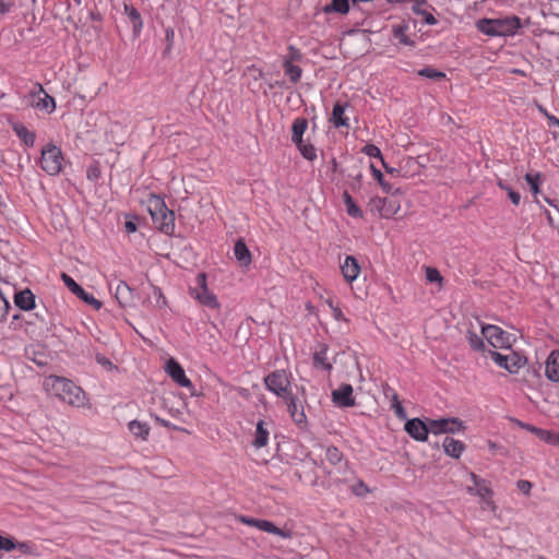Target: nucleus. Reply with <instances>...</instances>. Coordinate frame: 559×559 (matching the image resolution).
Instances as JSON below:
<instances>
[{"mask_svg":"<svg viewBox=\"0 0 559 559\" xmlns=\"http://www.w3.org/2000/svg\"><path fill=\"white\" fill-rule=\"evenodd\" d=\"M412 11L423 17L424 22L428 25H436L437 20L432 15L431 10L433 8L427 3V0H412Z\"/></svg>","mask_w":559,"mask_h":559,"instance_id":"obj_17","label":"nucleus"},{"mask_svg":"<svg viewBox=\"0 0 559 559\" xmlns=\"http://www.w3.org/2000/svg\"><path fill=\"white\" fill-rule=\"evenodd\" d=\"M326 304L328 306L330 307L331 311H332V314H333V318L335 320H343L344 319V314L342 312V310L337 307V306H334L332 300H326Z\"/></svg>","mask_w":559,"mask_h":559,"instance_id":"obj_52","label":"nucleus"},{"mask_svg":"<svg viewBox=\"0 0 559 559\" xmlns=\"http://www.w3.org/2000/svg\"><path fill=\"white\" fill-rule=\"evenodd\" d=\"M24 546H25L24 544L17 543L11 537L0 535V550H4V551L9 552L16 548L22 549Z\"/></svg>","mask_w":559,"mask_h":559,"instance_id":"obj_34","label":"nucleus"},{"mask_svg":"<svg viewBox=\"0 0 559 559\" xmlns=\"http://www.w3.org/2000/svg\"><path fill=\"white\" fill-rule=\"evenodd\" d=\"M154 294H155V296L157 297V302H158L160 306H162V305H165V299H164V297H163V295H162V292H160L158 288L154 287Z\"/></svg>","mask_w":559,"mask_h":559,"instance_id":"obj_59","label":"nucleus"},{"mask_svg":"<svg viewBox=\"0 0 559 559\" xmlns=\"http://www.w3.org/2000/svg\"><path fill=\"white\" fill-rule=\"evenodd\" d=\"M124 228H126V231L129 234L134 233V231H136V224L132 221H127L124 223Z\"/></svg>","mask_w":559,"mask_h":559,"instance_id":"obj_58","label":"nucleus"},{"mask_svg":"<svg viewBox=\"0 0 559 559\" xmlns=\"http://www.w3.org/2000/svg\"><path fill=\"white\" fill-rule=\"evenodd\" d=\"M468 478L472 483V486H467L466 490L468 493L477 496L479 499L484 497L493 496V490L491 488L490 481L480 478L475 473H468Z\"/></svg>","mask_w":559,"mask_h":559,"instance_id":"obj_14","label":"nucleus"},{"mask_svg":"<svg viewBox=\"0 0 559 559\" xmlns=\"http://www.w3.org/2000/svg\"><path fill=\"white\" fill-rule=\"evenodd\" d=\"M40 168L49 176H56L60 174L63 167L64 157L59 146L48 143L40 152L39 157Z\"/></svg>","mask_w":559,"mask_h":559,"instance_id":"obj_4","label":"nucleus"},{"mask_svg":"<svg viewBox=\"0 0 559 559\" xmlns=\"http://www.w3.org/2000/svg\"><path fill=\"white\" fill-rule=\"evenodd\" d=\"M96 361L102 365L104 368H106L107 370H112L115 369L116 367L112 365V362L106 358L105 356H102V355H97L96 356Z\"/></svg>","mask_w":559,"mask_h":559,"instance_id":"obj_53","label":"nucleus"},{"mask_svg":"<svg viewBox=\"0 0 559 559\" xmlns=\"http://www.w3.org/2000/svg\"><path fill=\"white\" fill-rule=\"evenodd\" d=\"M146 205L157 229L166 235H171L175 231V214L167 209L165 201L158 195L151 194Z\"/></svg>","mask_w":559,"mask_h":559,"instance_id":"obj_3","label":"nucleus"},{"mask_svg":"<svg viewBox=\"0 0 559 559\" xmlns=\"http://www.w3.org/2000/svg\"><path fill=\"white\" fill-rule=\"evenodd\" d=\"M115 295L119 304L123 307L129 306L132 301V290L124 282H120L117 285Z\"/></svg>","mask_w":559,"mask_h":559,"instance_id":"obj_27","label":"nucleus"},{"mask_svg":"<svg viewBox=\"0 0 559 559\" xmlns=\"http://www.w3.org/2000/svg\"><path fill=\"white\" fill-rule=\"evenodd\" d=\"M341 273L346 283L352 284L356 281L361 272L360 264L357 259L353 255H347L340 264Z\"/></svg>","mask_w":559,"mask_h":559,"instance_id":"obj_16","label":"nucleus"},{"mask_svg":"<svg viewBox=\"0 0 559 559\" xmlns=\"http://www.w3.org/2000/svg\"><path fill=\"white\" fill-rule=\"evenodd\" d=\"M124 12L132 23L133 31L135 33H140V31L142 29L143 23H142L141 15H140L139 11L133 7L124 4Z\"/></svg>","mask_w":559,"mask_h":559,"instance_id":"obj_32","label":"nucleus"},{"mask_svg":"<svg viewBox=\"0 0 559 559\" xmlns=\"http://www.w3.org/2000/svg\"><path fill=\"white\" fill-rule=\"evenodd\" d=\"M465 428L464 423L456 417L430 419V433L436 436L443 433H460L463 432Z\"/></svg>","mask_w":559,"mask_h":559,"instance_id":"obj_8","label":"nucleus"},{"mask_svg":"<svg viewBox=\"0 0 559 559\" xmlns=\"http://www.w3.org/2000/svg\"><path fill=\"white\" fill-rule=\"evenodd\" d=\"M287 406V412L292 420L301 429H306L308 426V419L302 404L298 401L297 396L293 393L284 397Z\"/></svg>","mask_w":559,"mask_h":559,"instance_id":"obj_11","label":"nucleus"},{"mask_svg":"<svg viewBox=\"0 0 559 559\" xmlns=\"http://www.w3.org/2000/svg\"><path fill=\"white\" fill-rule=\"evenodd\" d=\"M546 377L554 382H559V350L549 354L545 367Z\"/></svg>","mask_w":559,"mask_h":559,"instance_id":"obj_18","label":"nucleus"},{"mask_svg":"<svg viewBox=\"0 0 559 559\" xmlns=\"http://www.w3.org/2000/svg\"><path fill=\"white\" fill-rule=\"evenodd\" d=\"M476 28L489 37L513 36L521 27L518 16L511 15L501 19H480L475 23Z\"/></svg>","mask_w":559,"mask_h":559,"instance_id":"obj_2","label":"nucleus"},{"mask_svg":"<svg viewBox=\"0 0 559 559\" xmlns=\"http://www.w3.org/2000/svg\"><path fill=\"white\" fill-rule=\"evenodd\" d=\"M525 180L530 185L531 190L533 191V193L534 194H538L539 193L540 174H538V173H535V174L528 173V174L525 175Z\"/></svg>","mask_w":559,"mask_h":559,"instance_id":"obj_41","label":"nucleus"},{"mask_svg":"<svg viewBox=\"0 0 559 559\" xmlns=\"http://www.w3.org/2000/svg\"><path fill=\"white\" fill-rule=\"evenodd\" d=\"M547 119H548V121H549V123H550L551 126H557V127H559V119H558V118H556L555 116H552V115H547Z\"/></svg>","mask_w":559,"mask_h":559,"instance_id":"obj_61","label":"nucleus"},{"mask_svg":"<svg viewBox=\"0 0 559 559\" xmlns=\"http://www.w3.org/2000/svg\"><path fill=\"white\" fill-rule=\"evenodd\" d=\"M349 10L348 1L347 0H332L331 4L326 5L324 11L325 12H338L342 14L347 13Z\"/></svg>","mask_w":559,"mask_h":559,"instance_id":"obj_35","label":"nucleus"},{"mask_svg":"<svg viewBox=\"0 0 559 559\" xmlns=\"http://www.w3.org/2000/svg\"><path fill=\"white\" fill-rule=\"evenodd\" d=\"M301 155L308 160H314L317 158V150L310 144L301 141L296 144Z\"/></svg>","mask_w":559,"mask_h":559,"instance_id":"obj_33","label":"nucleus"},{"mask_svg":"<svg viewBox=\"0 0 559 559\" xmlns=\"http://www.w3.org/2000/svg\"><path fill=\"white\" fill-rule=\"evenodd\" d=\"M61 278L64 285L73 293V294H83V288L68 274L62 273Z\"/></svg>","mask_w":559,"mask_h":559,"instance_id":"obj_40","label":"nucleus"},{"mask_svg":"<svg viewBox=\"0 0 559 559\" xmlns=\"http://www.w3.org/2000/svg\"><path fill=\"white\" fill-rule=\"evenodd\" d=\"M506 191H507L511 202L514 205H519L520 201H521V195L518 192H515L514 190H512L511 188H506Z\"/></svg>","mask_w":559,"mask_h":559,"instance_id":"obj_54","label":"nucleus"},{"mask_svg":"<svg viewBox=\"0 0 559 559\" xmlns=\"http://www.w3.org/2000/svg\"><path fill=\"white\" fill-rule=\"evenodd\" d=\"M350 384L343 383L331 393L332 402L338 407H352L356 404Z\"/></svg>","mask_w":559,"mask_h":559,"instance_id":"obj_15","label":"nucleus"},{"mask_svg":"<svg viewBox=\"0 0 559 559\" xmlns=\"http://www.w3.org/2000/svg\"><path fill=\"white\" fill-rule=\"evenodd\" d=\"M361 152L368 155L369 157L379 158L382 165H384V159L378 146L373 144H367L366 146L362 147Z\"/></svg>","mask_w":559,"mask_h":559,"instance_id":"obj_43","label":"nucleus"},{"mask_svg":"<svg viewBox=\"0 0 559 559\" xmlns=\"http://www.w3.org/2000/svg\"><path fill=\"white\" fill-rule=\"evenodd\" d=\"M442 448L447 455L454 459H460L463 452L465 451V444L462 441L455 440L450 437L444 438L442 442Z\"/></svg>","mask_w":559,"mask_h":559,"instance_id":"obj_19","label":"nucleus"},{"mask_svg":"<svg viewBox=\"0 0 559 559\" xmlns=\"http://www.w3.org/2000/svg\"><path fill=\"white\" fill-rule=\"evenodd\" d=\"M314 364L317 366H322L324 368H330L329 365H324L323 359L321 358V356L319 354H316V356H314Z\"/></svg>","mask_w":559,"mask_h":559,"instance_id":"obj_60","label":"nucleus"},{"mask_svg":"<svg viewBox=\"0 0 559 559\" xmlns=\"http://www.w3.org/2000/svg\"><path fill=\"white\" fill-rule=\"evenodd\" d=\"M240 521L243 524H247V525H250V526H254V527H257L259 530L262 520H258V519H253V518H247V516H241Z\"/></svg>","mask_w":559,"mask_h":559,"instance_id":"obj_55","label":"nucleus"},{"mask_svg":"<svg viewBox=\"0 0 559 559\" xmlns=\"http://www.w3.org/2000/svg\"><path fill=\"white\" fill-rule=\"evenodd\" d=\"M270 431L264 420H259L255 426L254 438L252 444L260 449L267 444Z\"/></svg>","mask_w":559,"mask_h":559,"instance_id":"obj_20","label":"nucleus"},{"mask_svg":"<svg viewBox=\"0 0 559 559\" xmlns=\"http://www.w3.org/2000/svg\"><path fill=\"white\" fill-rule=\"evenodd\" d=\"M370 169H371V173H372L373 177H374V178L377 179V181L380 183V186L382 187V189L384 190V192L390 193V192H391V190H392V188H391V186H390L388 182H385V181L383 180V175H382V173H381L378 168H376L373 164H371V165H370Z\"/></svg>","mask_w":559,"mask_h":559,"instance_id":"obj_45","label":"nucleus"},{"mask_svg":"<svg viewBox=\"0 0 559 559\" xmlns=\"http://www.w3.org/2000/svg\"><path fill=\"white\" fill-rule=\"evenodd\" d=\"M308 128V121L306 118H296L292 126V141L297 144L302 140V135L305 134Z\"/></svg>","mask_w":559,"mask_h":559,"instance_id":"obj_26","label":"nucleus"},{"mask_svg":"<svg viewBox=\"0 0 559 559\" xmlns=\"http://www.w3.org/2000/svg\"><path fill=\"white\" fill-rule=\"evenodd\" d=\"M76 296L86 304L93 306L96 310L100 309L102 307V302L98 299H96L92 294L86 293L84 289L83 294H76Z\"/></svg>","mask_w":559,"mask_h":559,"instance_id":"obj_46","label":"nucleus"},{"mask_svg":"<svg viewBox=\"0 0 559 559\" xmlns=\"http://www.w3.org/2000/svg\"><path fill=\"white\" fill-rule=\"evenodd\" d=\"M551 445L559 447V435L558 433H555V438H554Z\"/></svg>","mask_w":559,"mask_h":559,"instance_id":"obj_62","label":"nucleus"},{"mask_svg":"<svg viewBox=\"0 0 559 559\" xmlns=\"http://www.w3.org/2000/svg\"><path fill=\"white\" fill-rule=\"evenodd\" d=\"M401 209V205L399 202L392 201L388 199V203L384 205V209L382 211V217L390 218L393 215H395Z\"/></svg>","mask_w":559,"mask_h":559,"instance_id":"obj_38","label":"nucleus"},{"mask_svg":"<svg viewBox=\"0 0 559 559\" xmlns=\"http://www.w3.org/2000/svg\"><path fill=\"white\" fill-rule=\"evenodd\" d=\"M346 105L343 104H336L332 111L331 121L334 124V127H348L349 126V119L345 115Z\"/></svg>","mask_w":559,"mask_h":559,"instance_id":"obj_24","label":"nucleus"},{"mask_svg":"<svg viewBox=\"0 0 559 559\" xmlns=\"http://www.w3.org/2000/svg\"><path fill=\"white\" fill-rule=\"evenodd\" d=\"M392 408H393V411H394V413L396 414L397 417H400V418H405L406 417L404 407L402 406V404L397 400V396L393 397Z\"/></svg>","mask_w":559,"mask_h":559,"instance_id":"obj_51","label":"nucleus"},{"mask_svg":"<svg viewBox=\"0 0 559 559\" xmlns=\"http://www.w3.org/2000/svg\"><path fill=\"white\" fill-rule=\"evenodd\" d=\"M129 431L135 437L143 441L148 438L150 426L146 423L140 420H131L128 425Z\"/></svg>","mask_w":559,"mask_h":559,"instance_id":"obj_25","label":"nucleus"},{"mask_svg":"<svg viewBox=\"0 0 559 559\" xmlns=\"http://www.w3.org/2000/svg\"><path fill=\"white\" fill-rule=\"evenodd\" d=\"M469 342L471 345L476 349L481 348L484 346L483 341L476 334L469 335Z\"/></svg>","mask_w":559,"mask_h":559,"instance_id":"obj_56","label":"nucleus"},{"mask_svg":"<svg viewBox=\"0 0 559 559\" xmlns=\"http://www.w3.org/2000/svg\"><path fill=\"white\" fill-rule=\"evenodd\" d=\"M343 200L346 206V213L355 218H361L362 217V211L356 203L354 202L353 198L348 192H344Z\"/></svg>","mask_w":559,"mask_h":559,"instance_id":"obj_30","label":"nucleus"},{"mask_svg":"<svg viewBox=\"0 0 559 559\" xmlns=\"http://www.w3.org/2000/svg\"><path fill=\"white\" fill-rule=\"evenodd\" d=\"M266 389L278 397H286L292 392L289 374L284 370H275L264 378Z\"/></svg>","mask_w":559,"mask_h":559,"instance_id":"obj_6","label":"nucleus"},{"mask_svg":"<svg viewBox=\"0 0 559 559\" xmlns=\"http://www.w3.org/2000/svg\"><path fill=\"white\" fill-rule=\"evenodd\" d=\"M259 530L263 531V532H266V533H270V534L277 535V536L282 537V538H289L290 537V532L289 531H285V530L278 528L272 522L266 521V520H262L261 521V525H260Z\"/></svg>","mask_w":559,"mask_h":559,"instance_id":"obj_31","label":"nucleus"},{"mask_svg":"<svg viewBox=\"0 0 559 559\" xmlns=\"http://www.w3.org/2000/svg\"><path fill=\"white\" fill-rule=\"evenodd\" d=\"M165 372L175 381L178 385L187 389H192V382L186 376L183 368L174 358H169L165 362Z\"/></svg>","mask_w":559,"mask_h":559,"instance_id":"obj_13","label":"nucleus"},{"mask_svg":"<svg viewBox=\"0 0 559 559\" xmlns=\"http://www.w3.org/2000/svg\"><path fill=\"white\" fill-rule=\"evenodd\" d=\"M325 459L336 465L338 463H341L342 459H343V455L342 453L338 451V449H336L335 447H329L326 448L325 450Z\"/></svg>","mask_w":559,"mask_h":559,"instance_id":"obj_39","label":"nucleus"},{"mask_svg":"<svg viewBox=\"0 0 559 559\" xmlns=\"http://www.w3.org/2000/svg\"><path fill=\"white\" fill-rule=\"evenodd\" d=\"M44 389L48 394L72 407L87 406V397L84 391L69 379L50 376L45 379Z\"/></svg>","mask_w":559,"mask_h":559,"instance_id":"obj_1","label":"nucleus"},{"mask_svg":"<svg viewBox=\"0 0 559 559\" xmlns=\"http://www.w3.org/2000/svg\"><path fill=\"white\" fill-rule=\"evenodd\" d=\"M420 76H425L431 80H441L445 78V74L441 71H438L433 68H425L418 71Z\"/></svg>","mask_w":559,"mask_h":559,"instance_id":"obj_42","label":"nucleus"},{"mask_svg":"<svg viewBox=\"0 0 559 559\" xmlns=\"http://www.w3.org/2000/svg\"><path fill=\"white\" fill-rule=\"evenodd\" d=\"M284 68L292 82H297L300 79L301 70L299 67L293 64L290 61H286Z\"/></svg>","mask_w":559,"mask_h":559,"instance_id":"obj_37","label":"nucleus"},{"mask_svg":"<svg viewBox=\"0 0 559 559\" xmlns=\"http://www.w3.org/2000/svg\"><path fill=\"white\" fill-rule=\"evenodd\" d=\"M516 487L524 496H530L533 485L528 480L521 479L516 481Z\"/></svg>","mask_w":559,"mask_h":559,"instance_id":"obj_48","label":"nucleus"},{"mask_svg":"<svg viewBox=\"0 0 559 559\" xmlns=\"http://www.w3.org/2000/svg\"><path fill=\"white\" fill-rule=\"evenodd\" d=\"M13 130L15 134L25 143V145L33 146L35 144V133L33 131H29L23 124H14Z\"/></svg>","mask_w":559,"mask_h":559,"instance_id":"obj_28","label":"nucleus"},{"mask_svg":"<svg viewBox=\"0 0 559 559\" xmlns=\"http://www.w3.org/2000/svg\"><path fill=\"white\" fill-rule=\"evenodd\" d=\"M425 275H426L427 282L436 283V284H438V286L442 285L443 278H442L440 272L436 267H431V266L425 267Z\"/></svg>","mask_w":559,"mask_h":559,"instance_id":"obj_36","label":"nucleus"},{"mask_svg":"<svg viewBox=\"0 0 559 559\" xmlns=\"http://www.w3.org/2000/svg\"><path fill=\"white\" fill-rule=\"evenodd\" d=\"M9 308V301L4 298L2 292L0 290V321L7 317Z\"/></svg>","mask_w":559,"mask_h":559,"instance_id":"obj_50","label":"nucleus"},{"mask_svg":"<svg viewBox=\"0 0 559 559\" xmlns=\"http://www.w3.org/2000/svg\"><path fill=\"white\" fill-rule=\"evenodd\" d=\"M388 203V199L384 198H372L369 202L370 211L378 212L380 216L382 217V211L384 209V205Z\"/></svg>","mask_w":559,"mask_h":559,"instance_id":"obj_44","label":"nucleus"},{"mask_svg":"<svg viewBox=\"0 0 559 559\" xmlns=\"http://www.w3.org/2000/svg\"><path fill=\"white\" fill-rule=\"evenodd\" d=\"M490 357L499 367L511 373H516L526 364V359L514 352L506 355L498 352H491Z\"/></svg>","mask_w":559,"mask_h":559,"instance_id":"obj_9","label":"nucleus"},{"mask_svg":"<svg viewBox=\"0 0 559 559\" xmlns=\"http://www.w3.org/2000/svg\"><path fill=\"white\" fill-rule=\"evenodd\" d=\"M493 496L484 497L480 499L481 508L485 510H490L491 512L496 513L497 506L492 499Z\"/></svg>","mask_w":559,"mask_h":559,"instance_id":"obj_49","label":"nucleus"},{"mask_svg":"<svg viewBox=\"0 0 559 559\" xmlns=\"http://www.w3.org/2000/svg\"><path fill=\"white\" fill-rule=\"evenodd\" d=\"M27 105L38 109L40 111H44L46 114H51L55 108V99L49 96L41 86H39L37 90L32 91L27 97H26Z\"/></svg>","mask_w":559,"mask_h":559,"instance_id":"obj_10","label":"nucleus"},{"mask_svg":"<svg viewBox=\"0 0 559 559\" xmlns=\"http://www.w3.org/2000/svg\"><path fill=\"white\" fill-rule=\"evenodd\" d=\"M234 254L238 263L242 266H248L252 261L251 253L242 240H238L235 243Z\"/></svg>","mask_w":559,"mask_h":559,"instance_id":"obj_23","label":"nucleus"},{"mask_svg":"<svg viewBox=\"0 0 559 559\" xmlns=\"http://www.w3.org/2000/svg\"><path fill=\"white\" fill-rule=\"evenodd\" d=\"M408 29V25L406 23H402L399 25L393 26L392 33L394 38L402 45L405 46H413L414 43L409 37L407 36L406 32Z\"/></svg>","mask_w":559,"mask_h":559,"instance_id":"obj_29","label":"nucleus"},{"mask_svg":"<svg viewBox=\"0 0 559 559\" xmlns=\"http://www.w3.org/2000/svg\"><path fill=\"white\" fill-rule=\"evenodd\" d=\"M515 423L522 429H525V430L534 433L542 441H544V442H546L548 444L552 443L556 432L550 431V430L540 429V428H537V427H535L533 425H530V424H526V423H523V421H520V420H516Z\"/></svg>","mask_w":559,"mask_h":559,"instance_id":"obj_21","label":"nucleus"},{"mask_svg":"<svg viewBox=\"0 0 559 559\" xmlns=\"http://www.w3.org/2000/svg\"><path fill=\"white\" fill-rule=\"evenodd\" d=\"M488 445H489V449H490L491 451H496V450H497V448H498V447H497V444H496V443H493V442H491V441H489V442H488Z\"/></svg>","mask_w":559,"mask_h":559,"instance_id":"obj_63","label":"nucleus"},{"mask_svg":"<svg viewBox=\"0 0 559 559\" xmlns=\"http://www.w3.org/2000/svg\"><path fill=\"white\" fill-rule=\"evenodd\" d=\"M190 294L200 305L211 308L219 309L221 305L216 295L207 287L206 275L199 273L195 277V285L190 288Z\"/></svg>","mask_w":559,"mask_h":559,"instance_id":"obj_5","label":"nucleus"},{"mask_svg":"<svg viewBox=\"0 0 559 559\" xmlns=\"http://www.w3.org/2000/svg\"><path fill=\"white\" fill-rule=\"evenodd\" d=\"M14 302L20 309L28 311L35 307V296L29 289H24L15 294Z\"/></svg>","mask_w":559,"mask_h":559,"instance_id":"obj_22","label":"nucleus"},{"mask_svg":"<svg viewBox=\"0 0 559 559\" xmlns=\"http://www.w3.org/2000/svg\"><path fill=\"white\" fill-rule=\"evenodd\" d=\"M405 431L416 441L425 442L430 433V419L426 423L419 418H413L406 421Z\"/></svg>","mask_w":559,"mask_h":559,"instance_id":"obj_12","label":"nucleus"},{"mask_svg":"<svg viewBox=\"0 0 559 559\" xmlns=\"http://www.w3.org/2000/svg\"><path fill=\"white\" fill-rule=\"evenodd\" d=\"M12 7H13L12 2H7L4 0H0V14L8 13Z\"/></svg>","mask_w":559,"mask_h":559,"instance_id":"obj_57","label":"nucleus"},{"mask_svg":"<svg viewBox=\"0 0 559 559\" xmlns=\"http://www.w3.org/2000/svg\"><path fill=\"white\" fill-rule=\"evenodd\" d=\"M352 490L358 497H365L370 492V489L362 480H358L355 485H353Z\"/></svg>","mask_w":559,"mask_h":559,"instance_id":"obj_47","label":"nucleus"},{"mask_svg":"<svg viewBox=\"0 0 559 559\" xmlns=\"http://www.w3.org/2000/svg\"><path fill=\"white\" fill-rule=\"evenodd\" d=\"M156 420H157L158 423H160V424H162L163 426H165V427H168V426H169V423H168V421H166V420H164V419H160V418H158V417H157V418H156Z\"/></svg>","mask_w":559,"mask_h":559,"instance_id":"obj_64","label":"nucleus"},{"mask_svg":"<svg viewBox=\"0 0 559 559\" xmlns=\"http://www.w3.org/2000/svg\"><path fill=\"white\" fill-rule=\"evenodd\" d=\"M481 334L486 341L495 348H510L514 337L504 332L497 325H485L481 328Z\"/></svg>","mask_w":559,"mask_h":559,"instance_id":"obj_7","label":"nucleus"}]
</instances>
